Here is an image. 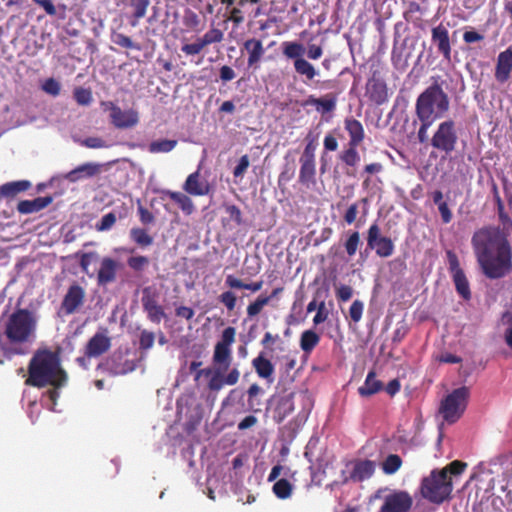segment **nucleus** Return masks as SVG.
Instances as JSON below:
<instances>
[{
    "instance_id": "obj_3",
    "label": "nucleus",
    "mask_w": 512,
    "mask_h": 512,
    "mask_svg": "<svg viewBox=\"0 0 512 512\" xmlns=\"http://www.w3.org/2000/svg\"><path fill=\"white\" fill-rule=\"evenodd\" d=\"M236 339V329L232 326L226 327L221 334L219 341L214 346L212 363L214 371L211 369H203L197 372L196 379L201 375L209 376L212 374L208 381V389L210 391L218 392L225 385H236L240 378V371L238 368L230 369L233 354L232 345Z\"/></svg>"
},
{
    "instance_id": "obj_34",
    "label": "nucleus",
    "mask_w": 512,
    "mask_h": 512,
    "mask_svg": "<svg viewBox=\"0 0 512 512\" xmlns=\"http://www.w3.org/2000/svg\"><path fill=\"white\" fill-rule=\"evenodd\" d=\"M362 204V216L365 217L368 213V199L362 198L358 202H354L348 206L343 214V221L347 225H352L357 220L359 214V207Z\"/></svg>"
},
{
    "instance_id": "obj_26",
    "label": "nucleus",
    "mask_w": 512,
    "mask_h": 512,
    "mask_svg": "<svg viewBox=\"0 0 512 512\" xmlns=\"http://www.w3.org/2000/svg\"><path fill=\"white\" fill-rule=\"evenodd\" d=\"M53 202L52 196L37 197L33 200H21L17 204V211L20 214H31L39 212Z\"/></svg>"
},
{
    "instance_id": "obj_9",
    "label": "nucleus",
    "mask_w": 512,
    "mask_h": 512,
    "mask_svg": "<svg viewBox=\"0 0 512 512\" xmlns=\"http://www.w3.org/2000/svg\"><path fill=\"white\" fill-rule=\"evenodd\" d=\"M458 140L459 137L455 121L447 119L438 124L430 139V145L437 152L450 155L456 150Z\"/></svg>"
},
{
    "instance_id": "obj_58",
    "label": "nucleus",
    "mask_w": 512,
    "mask_h": 512,
    "mask_svg": "<svg viewBox=\"0 0 512 512\" xmlns=\"http://www.w3.org/2000/svg\"><path fill=\"white\" fill-rule=\"evenodd\" d=\"M250 165V160L248 155H243L238 161V164L233 169L234 178H242L246 173L248 167Z\"/></svg>"
},
{
    "instance_id": "obj_62",
    "label": "nucleus",
    "mask_w": 512,
    "mask_h": 512,
    "mask_svg": "<svg viewBox=\"0 0 512 512\" xmlns=\"http://www.w3.org/2000/svg\"><path fill=\"white\" fill-rule=\"evenodd\" d=\"M328 315H329V312L326 309L325 302L324 301L320 302L317 307V313L313 318V323L315 325H319V324L325 322L328 318Z\"/></svg>"
},
{
    "instance_id": "obj_16",
    "label": "nucleus",
    "mask_w": 512,
    "mask_h": 512,
    "mask_svg": "<svg viewBox=\"0 0 512 512\" xmlns=\"http://www.w3.org/2000/svg\"><path fill=\"white\" fill-rule=\"evenodd\" d=\"M413 505V498L405 490H394L384 497L383 504L378 512H409Z\"/></svg>"
},
{
    "instance_id": "obj_31",
    "label": "nucleus",
    "mask_w": 512,
    "mask_h": 512,
    "mask_svg": "<svg viewBox=\"0 0 512 512\" xmlns=\"http://www.w3.org/2000/svg\"><path fill=\"white\" fill-rule=\"evenodd\" d=\"M162 193L175 202L185 215H191L194 212V203L186 194L171 190H164Z\"/></svg>"
},
{
    "instance_id": "obj_6",
    "label": "nucleus",
    "mask_w": 512,
    "mask_h": 512,
    "mask_svg": "<svg viewBox=\"0 0 512 512\" xmlns=\"http://www.w3.org/2000/svg\"><path fill=\"white\" fill-rule=\"evenodd\" d=\"M452 490L451 477L437 469L432 470L429 476L424 477L420 485L422 497L438 505L450 499Z\"/></svg>"
},
{
    "instance_id": "obj_24",
    "label": "nucleus",
    "mask_w": 512,
    "mask_h": 512,
    "mask_svg": "<svg viewBox=\"0 0 512 512\" xmlns=\"http://www.w3.org/2000/svg\"><path fill=\"white\" fill-rule=\"evenodd\" d=\"M101 171V165L98 163L87 162L77 166L64 175V179L75 183L83 179L92 178Z\"/></svg>"
},
{
    "instance_id": "obj_50",
    "label": "nucleus",
    "mask_w": 512,
    "mask_h": 512,
    "mask_svg": "<svg viewBox=\"0 0 512 512\" xmlns=\"http://www.w3.org/2000/svg\"><path fill=\"white\" fill-rule=\"evenodd\" d=\"M223 208L225 213L229 216V220L233 221L236 226L243 225V217L240 208L234 204L224 203Z\"/></svg>"
},
{
    "instance_id": "obj_13",
    "label": "nucleus",
    "mask_w": 512,
    "mask_h": 512,
    "mask_svg": "<svg viewBox=\"0 0 512 512\" xmlns=\"http://www.w3.org/2000/svg\"><path fill=\"white\" fill-rule=\"evenodd\" d=\"M86 299L85 288L74 282L70 285L61 301L59 315L69 316L77 313L84 305Z\"/></svg>"
},
{
    "instance_id": "obj_44",
    "label": "nucleus",
    "mask_w": 512,
    "mask_h": 512,
    "mask_svg": "<svg viewBox=\"0 0 512 512\" xmlns=\"http://www.w3.org/2000/svg\"><path fill=\"white\" fill-rule=\"evenodd\" d=\"M150 264V259L144 255H132L127 259L128 267L136 272H143Z\"/></svg>"
},
{
    "instance_id": "obj_40",
    "label": "nucleus",
    "mask_w": 512,
    "mask_h": 512,
    "mask_svg": "<svg viewBox=\"0 0 512 512\" xmlns=\"http://www.w3.org/2000/svg\"><path fill=\"white\" fill-rule=\"evenodd\" d=\"M402 459L397 454H389L381 463V469L386 475L395 474L402 466Z\"/></svg>"
},
{
    "instance_id": "obj_27",
    "label": "nucleus",
    "mask_w": 512,
    "mask_h": 512,
    "mask_svg": "<svg viewBox=\"0 0 512 512\" xmlns=\"http://www.w3.org/2000/svg\"><path fill=\"white\" fill-rule=\"evenodd\" d=\"M252 366L260 378L265 379L268 383L274 381V365L264 356V353H260L252 360Z\"/></svg>"
},
{
    "instance_id": "obj_38",
    "label": "nucleus",
    "mask_w": 512,
    "mask_h": 512,
    "mask_svg": "<svg viewBox=\"0 0 512 512\" xmlns=\"http://www.w3.org/2000/svg\"><path fill=\"white\" fill-rule=\"evenodd\" d=\"M129 5L133 11L131 25L134 27L140 19L146 16L150 0H130Z\"/></svg>"
},
{
    "instance_id": "obj_4",
    "label": "nucleus",
    "mask_w": 512,
    "mask_h": 512,
    "mask_svg": "<svg viewBox=\"0 0 512 512\" xmlns=\"http://www.w3.org/2000/svg\"><path fill=\"white\" fill-rule=\"evenodd\" d=\"M37 320L30 310L18 308L0 321V355L10 358L22 353L16 346L30 342L36 332Z\"/></svg>"
},
{
    "instance_id": "obj_14",
    "label": "nucleus",
    "mask_w": 512,
    "mask_h": 512,
    "mask_svg": "<svg viewBox=\"0 0 512 512\" xmlns=\"http://www.w3.org/2000/svg\"><path fill=\"white\" fill-rule=\"evenodd\" d=\"M447 258L449 263V271L452 275V279L457 293L464 300H470V284L463 269L460 267L457 255L453 251H447Z\"/></svg>"
},
{
    "instance_id": "obj_46",
    "label": "nucleus",
    "mask_w": 512,
    "mask_h": 512,
    "mask_svg": "<svg viewBox=\"0 0 512 512\" xmlns=\"http://www.w3.org/2000/svg\"><path fill=\"white\" fill-rule=\"evenodd\" d=\"M269 304V297L259 295L256 300L247 306L246 312L249 318L257 316L262 309Z\"/></svg>"
},
{
    "instance_id": "obj_54",
    "label": "nucleus",
    "mask_w": 512,
    "mask_h": 512,
    "mask_svg": "<svg viewBox=\"0 0 512 512\" xmlns=\"http://www.w3.org/2000/svg\"><path fill=\"white\" fill-rule=\"evenodd\" d=\"M155 342V334L148 330H142L139 336L140 350L147 351L151 349Z\"/></svg>"
},
{
    "instance_id": "obj_22",
    "label": "nucleus",
    "mask_w": 512,
    "mask_h": 512,
    "mask_svg": "<svg viewBox=\"0 0 512 512\" xmlns=\"http://www.w3.org/2000/svg\"><path fill=\"white\" fill-rule=\"evenodd\" d=\"M119 266L120 264L111 257L102 258L97 272V284L106 286L113 283L116 280Z\"/></svg>"
},
{
    "instance_id": "obj_45",
    "label": "nucleus",
    "mask_w": 512,
    "mask_h": 512,
    "mask_svg": "<svg viewBox=\"0 0 512 512\" xmlns=\"http://www.w3.org/2000/svg\"><path fill=\"white\" fill-rule=\"evenodd\" d=\"M73 98L78 105L88 106L93 101L92 91L83 87H75L73 90Z\"/></svg>"
},
{
    "instance_id": "obj_37",
    "label": "nucleus",
    "mask_w": 512,
    "mask_h": 512,
    "mask_svg": "<svg viewBox=\"0 0 512 512\" xmlns=\"http://www.w3.org/2000/svg\"><path fill=\"white\" fill-rule=\"evenodd\" d=\"M225 285L231 289H246L251 290L252 292H257L261 290L263 281L260 280L252 283H244L233 275H227L225 279Z\"/></svg>"
},
{
    "instance_id": "obj_55",
    "label": "nucleus",
    "mask_w": 512,
    "mask_h": 512,
    "mask_svg": "<svg viewBox=\"0 0 512 512\" xmlns=\"http://www.w3.org/2000/svg\"><path fill=\"white\" fill-rule=\"evenodd\" d=\"M220 303H222L228 311H233L236 307L237 297L234 292L228 290L221 293L218 297Z\"/></svg>"
},
{
    "instance_id": "obj_2",
    "label": "nucleus",
    "mask_w": 512,
    "mask_h": 512,
    "mask_svg": "<svg viewBox=\"0 0 512 512\" xmlns=\"http://www.w3.org/2000/svg\"><path fill=\"white\" fill-rule=\"evenodd\" d=\"M67 382L68 374L61 365L59 354L49 348L37 349L29 361L25 384L36 388L51 386L44 394L48 399L45 406L50 411H56L59 390L65 387Z\"/></svg>"
},
{
    "instance_id": "obj_28",
    "label": "nucleus",
    "mask_w": 512,
    "mask_h": 512,
    "mask_svg": "<svg viewBox=\"0 0 512 512\" xmlns=\"http://www.w3.org/2000/svg\"><path fill=\"white\" fill-rule=\"evenodd\" d=\"M183 189L190 195L204 196L209 193V185L200 181L199 171L191 173L183 185Z\"/></svg>"
},
{
    "instance_id": "obj_42",
    "label": "nucleus",
    "mask_w": 512,
    "mask_h": 512,
    "mask_svg": "<svg viewBox=\"0 0 512 512\" xmlns=\"http://www.w3.org/2000/svg\"><path fill=\"white\" fill-rule=\"evenodd\" d=\"M362 244L360 239V233L357 230H350L348 237L344 242V248L349 257H353L359 246Z\"/></svg>"
},
{
    "instance_id": "obj_52",
    "label": "nucleus",
    "mask_w": 512,
    "mask_h": 512,
    "mask_svg": "<svg viewBox=\"0 0 512 512\" xmlns=\"http://www.w3.org/2000/svg\"><path fill=\"white\" fill-rule=\"evenodd\" d=\"M112 42L122 48L140 50V46L136 45L132 39L123 33H113Z\"/></svg>"
},
{
    "instance_id": "obj_11",
    "label": "nucleus",
    "mask_w": 512,
    "mask_h": 512,
    "mask_svg": "<svg viewBox=\"0 0 512 512\" xmlns=\"http://www.w3.org/2000/svg\"><path fill=\"white\" fill-rule=\"evenodd\" d=\"M367 247L375 251L380 258H388L393 255L395 245L390 237L381 234L380 226L374 222L367 230Z\"/></svg>"
},
{
    "instance_id": "obj_20",
    "label": "nucleus",
    "mask_w": 512,
    "mask_h": 512,
    "mask_svg": "<svg viewBox=\"0 0 512 512\" xmlns=\"http://www.w3.org/2000/svg\"><path fill=\"white\" fill-rule=\"evenodd\" d=\"M431 41L436 46L437 52L442 55L443 59L451 62L452 45L448 28L440 23L431 29Z\"/></svg>"
},
{
    "instance_id": "obj_12",
    "label": "nucleus",
    "mask_w": 512,
    "mask_h": 512,
    "mask_svg": "<svg viewBox=\"0 0 512 512\" xmlns=\"http://www.w3.org/2000/svg\"><path fill=\"white\" fill-rule=\"evenodd\" d=\"M224 40V32L213 25L202 35L198 36L194 42L182 45L181 51L186 56H195L200 54L210 45L220 44Z\"/></svg>"
},
{
    "instance_id": "obj_29",
    "label": "nucleus",
    "mask_w": 512,
    "mask_h": 512,
    "mask_svg": "<svg viewBox=\"0 0 512 512\" xmlns=\"http://www.w3.org/2000/svg\"><path fill=\"white\" fill-rule=\"evenodd\" d=\"M376 464L372 460H358L355 462L351 471V478L355 481H364L372 477L375 472Z\"/></svg>"
},
{
    "instance_id": "obj_17",
    "label": "nucleus",
    "mask_w": 512,
    "mask_h": 512,
    "mask_svg": "<svg viewBox=\"0 0 512 512\" xmlns=\"http://www.w3.org/2000/svg\"><path fill=\"white\" fill-rule=\"evenodd\" d=\"M110 110V121L118 129H128L139 123V114L134 109L122 110L113 102L105 104Z\"/></svg>"
},
{
    "instance_id": "obj_18",
    "label": "nucleus",
    "mask_w": 512,
    "mask_h": 512,
    "mask_svg": "<svg viewBox=\"0 0 512 512\" xmlns=\"http://www.w3.org/2000/svg\"><path fill=\"white\" fill-rule=\"evenodd\" d=\"M103 366L111 375L117 376L133 372L137 363L135 360L128 359L122 351H115L106 359Z\"/></svg>"
},
{
    "instance_id": "obj_41",
    "label": "nucleus",
    "mask_w": 512,
    "mask_h": 512,
    "mask_svg": "<svg viewBox=\"0 0 512 512\" xmlns=\"http://www.w3.org/2000/svg\"><path fill=\"white\" fill-rule=\"evenodd\" d=\"M359 145L348 144V148L345 149L340 155V160L349 167H355L360 161V155L357 147Z\"/></svg>"
},
{
    "instance_id": "obj_5",
    "label": "nucleus",
    "mask_w": 512,
    "mask_h": 512,
    "mask_svg": "<svg viewBox=\"0 0 512 512\" xmlns=\"http://www.w3.org/2000/svg\"><path fill=\"white\" fill-rule=\"evenodd\" d=\"M433 82L421 92L415 103V114L420 122L417 132L419 143L428 141V130L435 121L441 119L449 111L450 99L443 90L438 79L432 77Z\"/></svg>"
},
{
    "instance_id": "obj_25",
    "label": "nucleus",
    "mask_w": 512,
    "mask_h": 512,
    "mask_svg": "<svg viewBox=\"0 0 512 512\" xmlns=\"http://www.w3.org/2000/svg\"><path fill=\"white\" fill-rule=\"evenodd\" d=\"M337 104V96L334 93H328L321 98H316L310 95L304 105L313 106L315 109L323 114L330 113L335 110Z\"/></svg>"
},
{
    "instance_id": "obj_19",
    "label": "nucleus",
    "mask_w": 512,
    "mask_h": 512,
    "mask_svg": "<svg viewBox=\"0 0 512 512\" xmlns=\"http://www.w3.org/2000/svg\"><path fill=\"white\" fill-rule=\"evenodd\" d=\"M110 348L111 338L108 336L107 329H102L88 340L84 347V353L88 358H98L105 354Z\"/></svg>"
},
{
    "instance_id": "obj_47",
    "label": "nucleus",
    "mask_w": 512,
    "mask_h": 512,
    "mask_svg": "<svg viewBox=\"0 0 512 512\" xmlns=\"http://www.w3.org/2000/svg\"><path fill=\"white\" fill-rule=\"evenodd\" d=\"M273 492L279 499H287L292 494V485L287 479H280L273 485Z\"/></svg>"
},
{
    "instance_id": "obj_32",
    "label": "nucleus",
    "mask_w": 512,
    "mask_h": 512,
    "mask_svg": "<svg viewBox=\"0 0 512 512\" xmlns=\"http://www.w3.org/2000/svg\"><path fill=\"white\" fill-rule=\"evenodd\" d=\"M244 48L248 51L247 64L249 67H254L262 58L265 50L262 42L257 39H248L244 43Z\"/></svg>"
},
{
    "instance_id": "obj_1",
    "label": "nucleus",
    "mask_w": 512,
    "mask_h": 512,
    "mask_svg": "<svg viewBox=\"0 0 512 512\" xmlns=\"http://www.w3.org/2000/svg\"><path fill=\"white\" fill-rule=\"evenodd\" d=\"M498 220L502 227L488 225L477 229L471 238V245L483 275L491 280L501 279L512 271V247L509 236L512 219L505 206L497 208Z\"/></svg>"
},
{
    "instance_id": "obj_33",
    "label": "nucleus",
    "mask_w": 512,
    "mask_h": 512,
    "mask_svg": "<svg viewBox=\"0 0 512 512\" xmlns=\"http://www.w3.org/2000/svg\"><path fill=\"white\" fill-rule=\"evenodd\" d=\"M382 388L383 384L380 380L376 379V373L370 371L366 376L364 384L358 388V393L362 397H369L378 393Z\"/></svg>"
},
{
    "instance_id": "obj_7",
    "label": "nucleus",
    "mask_w": 512,
    "mask_h": 512,
    "mask_svg": "<svg viewBox=\"0 0 512 512\" xmlns=\"http://www.w3.org/2000/svg\"><path fill=\"white\" fill-rule=\"evenodd\" d=\"M306 145L299 158V177L298 181L303 186L310 188L316 185V149L317 142L312 133H309L306 138Z\"/></svg>"
},
{
    "instance_id": "obj_60",
    "label": "nucleus",
    "mask_w": 512,
    "mask_h": 512,
    "mask_svg": "<svg viewBox=\"0 0 512 512\" xmlns=\"http://www.w3.org/2000/svg\"><path fill=\"white\" fill-rule=\"evenodd\" d=\"M116 222V216L114 213L110 212L105 214L99 223H97L96 228L99 231L109 230Z\"/></svg>"
},
{
    "instance_id": "obj_21",
    "label": "nucleus",
    "mask_w": 512,
    "mask_h": 512,
    "mask_svg": "<svg viewBox=\"0 0 512 512\" xmlns=\"http://www.w3.org/2000/svg\"><path fill=\"white\" fill-rule=\"evenodd\" d=\"M366 96L376 105H382L388 101V88L385 81L373 76L366 84Z\"/></svg>"
},
{
    "instance_id": "obj_63",
    "label": "nucleus",
    "mask_w": 512,
    "mask_h": 512,
    "mask_svg": "<svg viewBox=\"0 0 512 512\" xmlns=\"http://www.w3.org/2000/svg\"><path fill=\"white\" fill-rule=\"evenodd\" d=\"M353 289L348 285H340L336 290V297L339 301L346 302L351 299Z\"/></svg>"
},
{
    "instance_id": "obj_30",
    "label": "nucleus",
    "mask_w": 512,
    "mask_h": 512,
    "mask_svg": "<svg viewBox=\"0 0 512 512\" xmlns=\"http://www.w3.org/2000/svg\"><path fill=\"white\" fill-rule=\"evenodd\" d=\"M344 128L350 137L348 144L360 145L365 137L362 123L354 118H346L344 121Z\"/></svg>"
},
{
    "instance_id": "obj_10",
    "label": "nucleus",
    "mask_w": 512,
    "mask_h": 512,
    "mask_svg": "<svg viewBox=\"0 0 512 512\" xmlns=\"http://www.w3.org/2000/svg\"><path fill=\"white\" fill-rule=\"evenodd\" d=\"M305 51V46L300 42L285 41L282 43V53L287 59L293 60L295 72L300 76H304L307 80H313L317 75V71L315 67L303 57Z\"/></svg>"
},
{
    "instance_id": "obj_56",
    "label": "nucleus",
    "mask_w": 512,
    "mask_h": 512,
    "mask_svg": "<svg viewBox=\"0 0 512 512\" xmlns=\"http://www.w3.org/2000/svg\"><path fill=\"white\" fill-rule=\"evenodd\" d=\"M466 467H467L466 463L459 461V460H454L451 463H449L446 467H444L443 469H441L439 471L444 472L446 476H449V474L460 475L461 473L464 472Z\"/></svg>"
},
{
    "instance_id": "obj_36",
    "label": "nucleus",
    "mask_w": 512,
    "mask_h": 512,
    "mask_svg": "<svg viewBox=\"0 0 512 512\" xmlns=\"http://www.w3.org/2000/svg\"><path fill=\"white\" fill-rule=\"evenodd\" d=\"M31 187L28 180H19L3 184L0 187V194L4 197H14L20 192L27 191Z\"/></svg>"
},
{
    "instance_id": "obj_48",
    "label": "nucleus",
    "mask_w": 512,
    "mask_h": 512,
    "mask_svg": "<svg viewBox=\"0 0 512 512\" xmlns=\"http://www.w3.org/2000/svg\"><path fill=\"white\" fill-rule=\"evenodd\" d=\"M183 24L190 30L199 31L202 26V21L196 12L188 9L183 15Z\"/></svg>"
},
{
    "instance_id": "obj_23",
    "label": "nucleus",
    "mask_w": 512,
    "mask_h": 512,
    "mask_svg": "<svg viewBox=\"0 0 512 512\" xmlns=\"http://www.w3.org/2000/svg\"><path fill=\"white\" fill-rule=\"evenodd\" d=\"M512 72V48L499 53L495 67V79L499 83H505L510 79Z\"/></svg>"
},
{
    "instance_id": "obj_8",
    "label": "nucleus",
    "mask_w": 512,
    "mask_h": 512,
    "mask_svg": "<svg viewBox=\"0 0 512 512\" xmlns=\"http://www.w3.org/2000/svg\"><path fill=\"white\" fill-rule=\"evenodd\" d=\"M469 396L470 390L466 386L454 389L448 394L442 400L439 408L443 419L450 424L455 423L464 413Z\"/></svg>"
},
{
    "instance_id": "obj_61",
    "label": "nucleus",
    "mask_w": 512,
    "mask_h": 512,
    "mask_svg": "<svg viewBox=\"0 0 512 512\" xmlns=\"http://www.w3.org/2000/svg\"><path fill=\"white\" fill-rule=\"evenodd\" d=\"M81 146L92 148V149H99L106 147V142L100 138V137H87L83 140L79 141Z\"/></svg>"
},
{
    "instance_id": "obj_53",
    "label": "nucleus",
    "mask_w": 512,
    "mask_h": 512,
    "mask_svg": "<svg viewBox=\"0 0 512 512\" xmlns=\"http://www.w3.org/2000/svg\"><path fill=\"white\" fill-rule=\"evenodd\" d=\"M76 257L80 258L79 264L82 272L89 275V266L91 263L98 258V254L96 252H77L75 254Z\"/></svg>"
},
{
    "instance_id": "obj_59",
    "label": "nucleus",
    "mask_w": 512,
    "mask_h": 512,
    "mask_svg": "<svg viewBox=\"0 0 512 512\" xmlns=\"http://www.w3.org/2000/svg\"><path fill=\"white\" fill-rule=\"evenodd\" d=\"M227 10L229 11L227 21H231L236 27L244 22V14L240 7L231 6Z\"/></svg>"
},
{
    "instance_id": "obj_64",
    "label": "nucleus",
    "mask_w": 512,
    "mask_h": 512,
    "mask_svg": "<svg viewBox=\"0 0 512 512\" xmlns=\"http://www.w3.org/2000/svg\"><path fill=\"white\" fill-rule=\"evenodd\" d=\"M138 214L142 224L149 225L154 222L155 217L152 212L143 206L138 207Z\"/></svg>"
},
{
    "instance_id": "obj_57",
    "label": "nucleus",
    "mask_w": 512,
    "mask_h": 512,
    "mask_svg": "<svg viewBox=\"0 0 512 512\" xmlns=\"http://www.w3.org/2000/svg\"><path fill=\"white\" fill-rule=\"evenodd\" d=\"M364 304L360 300H354L349 308V316L354 323H358L363 314Z\"/></svg>"
},
{
    "instance_id": "obj_49",
    "label": "nucleus",
    "mask_w": 512,
    "mask_h": 512,
    "mask_svg": "<svg viewBox=\"0 0 512 512\" xmlns=\"http://www.w3.org/2000/svg\"><path fill=\"white\" fill-rule=\"evenodd\" d=\"M261 393H263V390L257 383L250 385L247 390V403L249 410L258 411L256 407L260 405V401L256 400V397Z\"/></svg>"
},
{
    "instance_id": "obj_35",
    "label": "nucleus",
    "mask_w": 512,
    "mask_h": 512,
    "mask_svg": "<svg viewBox=\"0 0 512 512\" xmlns=\"http://www.w3.org/2000/svg\"><path fill=\"white\" fill-rule=\"evenodd\" d=\"M129 237L138 247L145 249L153 244V236L144 228L133 227L130 229Z\"/></svg>"
},
{
    "instance_id": "obj_15",
    "label": "nucleus",
    "mask_w": 512,
    "mask_h": 512,
    "mask_svg": "<svg viewBox=\"0 0 512 512\" xmlns=\"http://www.w3.org/2000/svg\"><path fill=\"white\" fill-rule=\"evenodd\" d=\"M141 304L150 322L159 324L166 318L165 310L158 302V294L151 287H145L142 290Z\"/></svg>"
},
{
    "instance_id": "obj_39",
    "label": "nucleus",
    "mask_w": 512,
    "mask_h": 512,
    "mask_svg": "<svg viewBox=\"0 0 512 512\" xmlns=\"http://www.w3.org/2000/svg\"><path fill=\"white\" fill-rule=\"evenodd\" d=\"M320 342V336L313 330H305L300 337V347L305 353H310Z\"/></svg>"
},
{
    "instance_id": "obj_51",
    "label": "nucleus",
    "mask_w": 512,
    "mask_h": 512,
    "mask_svg": "<svg viewBox=\"0 0 512 512\" xmlns=\"http://www.w3.org/2000/svg\"><path fill=\"white\" fill-rule=\"evenodd\" d=\"M41 89L48 95L57 97L61 92V84L53 77L45 79L41 84Z\"/></svg>"
},
{
    "instance_id": "obj_43",
    "label": "nucleus",
    "mask_w": 512,
    "mask_h": 512,
    "mask_svg": "<svg viewBox=\"0 0 512 512\" xmlns=\"http://www.w3.org/2000/svg\"><path fill=\"white\" fill-rule=\"evenodd\" d=\"M177 145V140L161 139L152 141L149 144L148 150L150 153H168L172 151Z\"/></svg>"
}]
</instances>
